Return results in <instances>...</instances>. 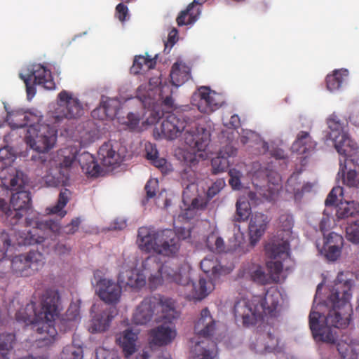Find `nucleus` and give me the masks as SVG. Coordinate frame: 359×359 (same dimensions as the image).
Segmentation results:
<instances>
[{
    "label": "nucleus",
    "mask_w": 359,
    "mask_h": 359,
    "mask_svg": "<svg viewBox=\"0 0 359 359\" xmlns=\"http://www.w3.org/2000/svg\"><path fill=\"white\" fill-rule=\"evenodd\" d=\"M353 285L352 280L348 278L344 272L338 273L327 299L331 309L325 316V325L319 324L321 317L319 312L311 311L309 314V326L314 339L327 344H337V351L343 359L348 355L351 346L342 341L337 342V332L333 331L332 327L346 328L350 324L353 314L350 304Z\"/></svg>",
    "instance_id": "obj_1"
},
{
    "label": "nucleus",
    "mask_w": 359,
    "mask_h": 359,
    "mask_svg": "<svg viewBox=\"0 0 359 359\" xmlns=\"http://www.w3.org/2000/svg\"><path fill=\"white\" fill-rule=\"evenodd\" d=\"M4 151L0 149V180L2 187L13 194L10 201L11 208L8 207L4 198H0V210L17 223L31 209L30 193L24 190L28 183V178L22 171L11 165L13 161L11 157L4 158L1 156Z\"/></svg>",
    "instance_id": "obj_2"
},
{
    "label": "nucleus",
    "mask_w": 359,
    "mask_h": 359,
    "mask_svg": "<svg viewBox=\"0 0 359 359\" xmlns=\"http://www.w3.org/2000/svg\"><path fill=\"white\" fill-rule=\"evenodd\" d=\"M161 135L168 140H174L183 133L185 143L194 151H204L210 141L208 130L201 127L194 117L186 114H170L162 121Z\"/></svg>",
    "instance_id": "obj_3"
},
{
    "label": "nucleus",
    "mask_w": 359,
    "mask_h": 359,
    "mask_svg": "<svg viewBox=\"0 0 359 359\" xmlns=\"http://www.w3.org/2000/svg\"><path fill=\"white\" fill-rule=\"evenodd\" d=\"M60 299L57 290H47L42 296L40 311L34 309L32 329L41 335L36 341L42 345H50L57 337L55 321L60 313Z\"/></svg>",
    "instance_id": "obj_4"
},
{
    "label": "nucleus",
    "mask_w": 359,
    "mask_h": 359,
    "mask_svg": "<svg viewBox=\"0 0 359 359\" xmlns=\"http://www.w3.org/2000/svg\"><path fill=\"white\" fill-rule=\"evenodd\" d=\"M137 242L143 251L167 257L176 255L180 248L179 237L169 229L156 231L146 226L140 227Z\"/></svg>",
    "instance_id": "obj_5"
},
{
    "label": "nucleus",
    "mask_w": 359,
    "mask_h": 359,
    "mask_svg": "<svg viewBox=\"0 0 359 359\" xmlns=\"http://www.w3.org/2000/svg\"><path fill=\"white\" fill-rule=\"evenodd\" d=\"M144 271L150 272L149 283L156 287L163 281L184 286L190 281V271L170 262L162 264L157 256H149L142 262Z\"/></svg>",
    "instance_id": "obj_6"
},
{
    "label": "nucleus",
    "mask_w": 359,
    "mask_h": 359,
    "mask_svg": "<svg viewBox=\"0 0 359 359\" xmlns=\"http://www.w3.org/2000/svg\"><path fill=\"white\" fill-rule=\"evenodd\" d=\"M40 120L30 126L25 136V141L32 149L45 153L51 149L56 143L57 137V126L50 123H41Z\"/></svg>",
    "instance_id": "obj_7"
},
{
    "label": "nucleus",
    "mask_w": 359,
    "mask_h": 359,
    "mask_svg": "<svg viewBox=\"0 0 359 359\" xmlns=\"http://www.w3.org/2000/svg\"><path fill=\"white\" fill-rule=\"evenodd\" d=\"M44 264L43 254L37 250L15 255L11 260V271L20 277H29L35 274Z\"/></svg>",
    "instance_id": "obj_8"
},
{
    "label": "nucleus",
    "mask_w": 359,
    "mask_h": 359,
    "mask_svg": "<svg viewBox=\"0 0 359 359\" xmlns=\"http://www.w3.org/2000/svg\"><path fill=\"white\" fill-rule=\"evenodd\" d=\"M59 102L55 111L48 114L50 123H58L64 118H76L79 117L83 112V107L78 99L72 97L66 90H62L58 94Z\"/></svg>",
    "instance_id": "obj_9"
},
{
    "label": "nucleus",
    "mask_w": 359,
    "mask_h": 359,
    "mask_svg": "<svg viewBox=\"0 0 359 359\" xmlns=\"http://www.w3.org/2000/svg\"><path fill=\"white\" fill-rule=\"evenodd\" d=\"M13 236V238H11L8 233L5 231L0 232V261L4 258L7 250L11 245H31L42 243L45 241V237L36 235L34 229L23 231H15Z\"/></svg>",
    "instance_id": "obj_10"
},
{
    "label": "nucleus",
    "mask_w": 359,
    "mask_h": 359,
    "mask_svg": "<svg viewBox=\"0 0 359 359\" xmlns=\"http://www.w3.org/2000/svg\"><path fill=\"white\" fill-rule=\"evenodd\" d=\"M71 149L70 154L65 155L60 163L59 170H67L72 166L73 163L77 160L83 170L91 177H97L102 172L100 166L95 161L94 157L88 152H83L76 155V149Z\"/></svg>",
    "instance_id": "obj_11"
},
{
    "label": "nucleus",
    "mask_w": 359,
    "mask_h": 359,
    "mask_svg": "<svg viewBox=\"0 0 359 359\" xmlns=\"http://www.w3.org/2000/svg\"><path fill=\"white\" fill-rule=\"evenodd\" d=\"M233 313L236 320H242L243 326L245 327L256 324L261 318L258 304L247 299H241L236 302Z\"/></svg>",
    "instance_id": "obj_12"
},
{
    "label": "nucleus",
    "mask_w": 359,
    "mask_h": 359,
    "mask_svg": "<svg viewBox=\"0 0 359 359\" xmlns=\"http://www.w3.org/2000/svg\"><path fill=\"white\" fill-rule=\"evenodd\" d=\"M96 293L100 299L107 304H116L119 302L122 288L120 284L107 278H100L96 283Z\"/></svg>",
    "instance_id": "obj_13"
},
{
    "label": "nucleus",
    "mask_w": 359,
    "mask_h": 359,
    "mask_svg": "<svg viewBox=\"0 0 359 359\" xmlns=\"http://www.w3.org/2000/svg\"><path fill=\"white\" fill-rule=\"evenodd\" d=\"M194 97L198 99L196 105L198 109L203 114H210L222 106L220 96L210 88L202 86L198 88Z\"/></svg>",
    "instance_id": "obj_14"
},
{
    "label": "nucleus",
    "mask_w": 359,
    "mask_h": 359,
    "mask_svg": "<svg viewBox=\"0 0 359 359\" xmlns=\"http://www.w3.org/2000/svg\"><path fill=\"white\" fill-rule=\"evenodd\" d=\"M338 154L344 158L342 159L344 166L346 167L349 161H354L353 156L358 150L356 142L352 140L348 133H341L337 138H330Z\"/></svg>",
    "instance_id": "obj_15"
},
{
    "label": "nucleus",
    "mask_w": 359,
    "mask_h": 359,
    "mask_svg": "<svg viewBox=\"0 0 359 359\" xmlns=\"http://www.w3.org/2000/svg\"><path fill=\"white\" fill-rule=\"evenodd\" d=\"M35 213L33 214V217H27L25 219V224L27 226H33L34 231L39 234V230L41 229L43 226H48L54 231H59L60 233L65 234H73L79 229L81 221L79 218L73 219L71 222L62 228H59L57 224H52V221H46L45 223L39 222L38 218L35 217Z\"/></svg>",
    "instance_id": "obj_16"
},
{
    "label": "nucleus",
    "mask_w": 359,
    "mask_h": 359,
    "mask_svg": "<svg viewBox=\"0 0 359 359\" xmlns=\"http://www.w3.org/2000/svg\"><path fill=\"white\" fill-rule=\"evenodd\" d=\"M118 283L121 287L139 290L146 285V276L135 268L122 267L118 276Z\"/></svg>",
    "instance_id": "obj_17"
},
{
    "label": "nucleus",
    "mask_w": 359,
    "mask_h": 359,
    "mask_svg": "<svg viewBox=\"0 0 359 359\" xmlns=\"http://www.w3.org/2000/svg\"><path fill=\"white\" fill-rule=\"evenodd\" d=\"M217 280L205 278H200L198 284L196 285L190 278L189 285H184L188 292L186 297L189 300H201L207 297L215 288V283Z\"/></svg>",
    "instance_id": "obj_18"
},
{
    "label": "nucleus",
    "mask_w": 359,
    "mask_h": 359,
    "mask_svg": "<svg viewBox=\"0 0 359 359\" xmlns=\"http://www.w3.org/2000/svg\"><path fill=\"white\" fill-rule=\"evenodd\" d=\"M152 302H155V320L157 322L163 320L171 323V320L177 317V312L175 308V304L172 299L161 297L159 299L151 297Z\"/></svg>",
    "instance_id": "obj_19"
},
{
    "label": "nucleus",
    "mask_w": 359,
    "mask_h": 359,
    "mask_svg": "<svg viewBox=\"0 0 359 359\" xmlns=\"http://www.w3.org/2000/svg\"><path fill=\"white\" fill-rule=\"evenodd\" d=\"M269 222L268 217L260 212L252 214L249 224L250 244L255 246L264 235Z\"/></svg>",
    "instance_id": "obj_20"
},
{
    "label": "nucleus",
    "mask_w": 359,
    "mask_h": 359,
    "mask_svg": "<svg viewBox=\"0 0 359 359\" xmlns=\"http://www.w3.org/2000/svg\"><path fill=\"white\" fill-rule=\"evenodd\" d=\"M25 76H30L34 84L41 85L46 89L52 90L55 87L50 71L40 64L33 65Z\"/></svg>",
    "instance_id": "obj_21"
},
{
    "label": "nucleus",
    "mask_w": 359,
    "mask_h": 359,
    "mask_svg": "<svg viewBox=\"0 0 359 359\" xmlns=\"http://www.w3.org/2000/svg\"><path fill=\"white\" fill-rule=\"evenodd\" d=\"M339 175L341 173L343 184L349 188L359 189V165L349 161L346 167L341 158L339 159Z\"/></svg>",
    "instance_id": "obj_22"
},
{
    "label": "nucleus",
    "mask_w": 359,
    "mask_h": 359,
    "mask_svg": "<svg viewBox=\"0 0 359 359\" xmlns=\"http://www.w3.org/2000/svg\"><path fill=\"white\" fill-rule=\"evenodd\" d=\"M156 316L155 302L152 299L145 298L137 307L133 316V322L136 325H145Z\"/></svg>",
    "instance_id": "obj_23"
},
{
    "label": "nucleus",
    "mask_w": 359,
    "mask_h": 359,
    "mask_svg": "<svg viewBox=\"0 0 359 359\" xmlns=\"http://www.w3.org/2000/svg\"><path fill=\"white\" fill-rule=\"evenodd\" d=\"M215 330V320L213 319L208 308L203 309L201 316L194 326L195 333L204 338L211 336Z\"/></svg>",
    "instance_id": "obj_24"
},
{
    "label": "nucleus",
    "mask_w": 359,
    "mask_h": 359,
    "mask_svg": "<svg viewBox=\"0 0 359 359\" xmlns=\"http://www.w3.org/2000/svg\"><path fill=\"white\" fill-rule=\"evenodd\" d=\"M151 343L156 346L170 344L176 337V330L171 323L163 324L151 331Z\"/></svg>",
    "instance_id": "obj_25"
},
{
    "label": "nucleus",
    "mask_w": 359,
    "mask_h": 359,
    "mask_svg": "<svg viewBox=\"0 0 359 359\" xmlns=\"http://www.w3.org/2000/svg\"><path fill=\"white\" fill-rule=\"evenodd\" d=\"M98 159L104 167L118 165L122 161V157L114 148L111 142H104L99 149Z\"/></svg>",
    "instance_id": "obj_26"
},
{
    "label": "nucleus",
    "mask_w": 359,
    "mask_h": 359,
    "mask_svg": "<svg viewBox=\"0 0 359 359\" xmlns=\"http://www.w3.org/2000/svg\"><path fill=\"white\" fill-rule=\"evenodd\" d=\"M280 297V292L277 289L271 287L266 290L264 298L259 301L258 309L260 310V316L262 314L273 316L276 311Z\"/></svg>",
    "instance_id": "obj_27"
},
{
    "label": "nucleus",
    "mask_w": 359,
    "mask_h": 359,
    "mask_svg": "<svg viewBox=\"0 0 359 359\" xmlns=\"http://www.w3.org/2000/svg\"><path fill=\"white\" fill-rule=\"evenodd\" d=\"M40 120V115L29 111H18L9 115L8 121L12 128H28Z\"/></svg>",
    "instance_id": "obj_28"
},
{
    "label": "nucleus",
    "mask_w": 359,
    "mask_h": 359,
    "mask_svg": "<svg viewBox=\"0 0 359 359\" xmlns=\"http://www.w3.org/2000/svg\"><path fill=\"white\" fill-rule=\"evenodd\" d=\"M201 269L210 279L214 280H218L220 276L229 273L227 269L222 266L217 259L213 257L204 258L201 262Z\"/></svg>",
    "instance_id": "obj_29"
},
{
    "label": "nucleus",
    "mask_w": 359,
    "mask_h": 359,
    "mask_svg": "<svg viewBox=\"0 0 359 359\" xmlns=\"http://www.w3.org/2000/svg\"><path fill=\"white\" fill-rule=\"evenodd\" d=\"M316 142L313 140L310 134L306 131H300L292 144V151L299 154H306L314 150Z\"/></svg>",
    "instance_id": "obj_30"
},
{
    "label": "nucleus",
    "mask_w": 359,
    "mask_h": 359,
    "mask_svg": "<svg viewBox=\"0 0 359 359\" xmlns=\"http://www.w3.org/2000/svg\"><path fill=\"white\" fill-rule=\"evenodd\" d=\"M265 252L271 259H285L289 256L290 243L287 241L273 240L265 245Z\"/></svg>",
    "instance_id": "obj_31"
},
{
    "label": "nucleus",
    "mask_w": 359,
    "mask_h": 359,
    "mask_svg": "<svg viewBox=\"0 0 359 359\" xmlns=\"http://www.w3.org/2000/svg\"><path fill=\"white\" fill-rule=\"evenodd\" d=\"M114 100L102 97L100 106L92 111V116L95 118H113L117 115V106Z\"/></svg>",
    "instance_id": "obj_32"
},
{
    "label": "nucleus",
    "mask_w": 359,
    "mask_h": 359,
    "mask_svg": "<svg viewBox=\"0 0 359 359\" xmlns=\"http://www.w3.org/2000/svg\"><path fill=\"white\" fill-rule=\"evenodd\" d=\"M114 316L115 311L111 309L96 315L92 320L90 331L92 333H96L107 330Z\"/></svg>",
    "instance_id": "obj_33"
},
{
    "label": "nucleus",
    "mask_w": 359,
    "mask_h": 359,
    "mask_svg": "<svg viewBox=\"0 0 359 359\" xmlns=\"http://www.w3.org/2000/svg\"><path fill=\"white\" fill-rule=\"evenodd\" d=\"M170 76L172 83L179 86L189 80L191 70L184 63L177 62L172 65Z\"/></svg>",
    "instance_id": "obj_34"
},
{
    "label": "nucleus",
    "mask_w": 359,
    "mask_h": 359,
    "mask_svg": "<svg viewBox=\"0 0 359 359\" xmlns=\"http://www.w3.org/2000/svg\"><path fill=\"white\" fill-rule=\"evenodd\" d=\"M196 4L191 2L185 10L180 13L176 19L179 26L194 24L198 19L201 9L199 7H196Z\"/></svg>",
    "instance_id": "obj_35"
},
{
    "label": "nucleus",
    "mask_w": 359,
    "mask_h": 359,
    "mask_svg": "<svg viewBox=\"0 0 359 359\" xmlns=\"http://www.w3.org/2000/svg\"><path fill=\"white\" fill-rule=\"evenodd\" d=\"M69 180V172L62 170H55L54 173L49 172L43 177L45 184L52 187H65L68 184Z\"/></svg>",
    "instance_id": "obj_36"
},
{
    "label": "nucleus",
    "mask_w": 359,
    "mask_h": 359,
    "mask_svg": "<svg viewBox=\"0 0 359 359\" xmlns=\"http://www.w3.org/2000/svg\"><path fill=\"white\" fill-rule=\"evenodd\" d=\"M348 76V71L346 69H336L332 74L326 77V86L328 90L334 92L339 90Z\"/></svg>",
    "instance_id": "obj_37"
},
{
    "label": "nucleus",
    "mask_w": 359,
    "mask_h": 359,
    "mask_svg": "<svg viewBox=\"0 0 359 359\" xmlns=\"http://www.w3.org/2000/svg\"><path fill=\"white\" fill-rule=\"evenodd\" d=\"M156 61L154 58H150L143 55H136L133 60V64L130 67V73L138 74L142 72L154 69Z\"/></svg>",
    "instance_id": "obj_38"
},
{
    "label": "nucleus",
    "mask_w": 359,
    "mask_h": 359,
    "mask_svg": "<svg viewBox=\"0 0 359 359\" xmlns=\"http://www.w3.org/2000/svg\"><path fill=\"white\" fill-rule=\"evenodd\" d=\"M137 339V334L130 330H126L123 332L122 337L119 340L126 358H128L135 353Z\"/></svg>",
    "instance_id": "obj_39"
},
{
    "label": "nucleus",
    "mask_w": 359,
    "mask_h": 359,
    "mask_svg": "<svg viewBox=\"0 0 359 359\" xmlns=\"http://www.w3.org/2000/svg\"><path fill=\"white\" fill-rule=\"evenodd\" d=\"M358 213H359V203L355 201H346L337 205L336 215L338 219L353 217Z\"/></svg>",
    "instance_id": "obj_40"
},
{
    "label": "nucleus",
    "mask_w": 359,
    "mask_h": 359,
    "mask_svg": "<svg viewBox=\"0 0 359 359\" xmlns=\"http://www.w3.org/2000/svg\"><path fill=\"white\" fill-rule=\"evenodd\" d=\"M72 192L68 189H62L59 194L57 203L53 205L50 209V212L57 215L60 217L66 215L67 211L64 210L67 203L69 201Z\"/></svg>",
    "instance_id": "obj_41"
},
{
    "label": "nucleus",
    "mask_w": 359,
    "mask_h": 359,
    "mask_svg": "<svg viewBox=\"0 0 359 359\" xmlns=\"http://www.w3.org/2000/svg\"><path fill=\"white\" fill-rule=\"evenodd\" d=\"M327 124L330 130L328 134L329 139L337 138V136L341 135V133H348L345 130L344 123L335 114L330 116L327 118Z\"/></svg>",
    "instance_id": "obj_42"
},
{
    "label": "nucleus",
    "mask_w": 359,
    "mask_h": 359,
    "mask_svg": "<svg viewBox=\"0 0 359 359\" xmlns=\"http://www.w3.org/2000/svg\"><path fill=\"white\" fill-rule=\"evenodd\" d=\"M194 343L191 350L192 359H213V351L203 346L205 341H196Z\"/></svg>",
    "instance_id": "obj_43"
},
{
    "label": "nucleus",
    "mask_w": 359,
    "mask_h": 359,
    "mask_svg": "<svg viewBox=\"0 0 359 359\" xmlns=\"http://www.w3.org/2000/svg\"><path fill=\"white\" fill-rule=\"evenodd\" d=\"M15 334L13 333L0 334V355L6 357L13 349L15 341Z\"/></svg>",
    "instance_id": "obj_44"
},
{
    "label": "nucleus",
    "mask_w": 359,
    "mask_h": 359,
    "mask_svg": "<svg viewBox=\"0 0 359 359\" xmlns=\"http://www.w3.org/2000/svg\"><path fill=\"white\" fill-rule=\"evenodd\" d=\"M236 215L235 220L237 222H244L248 219L251 208L250 203L245 200H238L236 202Z\"/></svg>",
    "instance_id": "obj_45"
},
{
    "label": "nucleus",
    "mask_w": 359,
    "mask_h": 359,
    "mask_svg": "<svg viewBox=\"0 0 359 359\" xmlns=\"http://www.w3.org/2000/svg\"><path fill=\"white\" fill-rule=\"evenodd\" d=\"M212 173L216 175L226 171L229 166V161L226 157L217 156L211 161Z\"/></svg>",
    "instance_id": "obj_46"
},
{
    "label": "nucleus",
    "mask_w": 359,
    "mask_h": 359,
    "mask_svg": "<svg viewBox=\"0 0 359 359\" xmlns=\"http://www.w3.org/2000/svg\"><path fill=\"white\" fill-rule=\"evenodd\" d=\"M80 311L79 308L76 304L70 305L66 313V317L62 319V321L66 322L70 327L74 326V323L79 318Z\"/></svg>",
    "instance_id": "obj_47"
},
{
    "label": "nucleus",
    "mask_w": 359,
    "mask_h": 359,
    "mask_svg": "<svg viewBox=\"0 0 359 359\" xmlns=\"http://www.w3.org/2000/svg\"><path fill=\"white\" fill-rule=\"evenodd\" d=\"M346 238L353 243H359V220L349 224L346 229Z\"/></svg>",
    "instance_id": "obj_48"
},
{
    "label": "nucleus",
    "mask_w": 359,
    "mask_h": 359,
    "mask_svg": "<svg viewBox=\"0 0 359 359\" xmlns=\"http://www.w3.org/2000/svg\"><path fill=\"white\" fill-rule=\"evenodd\" d=\"M251 280L260 285L269 283V278L261 266H257L250 272Z\"/></svg>",
    "instance_id": "obj_49"
},
{
    "label": "nucleus",
    "mask_w": 359,
    "mask_h": 359,
    "mask_svg": "<svg viewBox=\"0 0 359 359\" xmlns=\"http://www.w3.org/2000/svg\"><path fill=\"white\" fill-rule=\"evenodd\" d=\"M158 181L155 180H149L147 181L144 189L146 191V198L142 200V203L145 205L147 201L156 196V191L158 189Z\"/></svg>",
    "instance_id": "obj_50"
},
{
    "label": "nucleus",
    "mask_w": 359,
    "mask_h": 359,
    "mask_svg": "<svg viewBox=\"0 0 359 359\" xmlns=\"http://www.w3.org/2000/svg\"><path fill=\"white\" fill-rule=\"evenodd\" d=\"M325 242L323 246L337 245L343 246V237L334 232H330L327 236H324Z\"/></svg>",
    "instance_id": "obj_51"
},
{
    "label": "nucleus",
    "mask_w": 359,
    "mask_h": 359,
    "mask_svg": "<svg viewBox=\"0 0 359 359\" xmlns=\"http://www.w3.org/2000/svg\"><path fill=\"white\" fill-rule=\"evenodd\" d=\"M297 176L292 175L288 179V180L287 182V187L289 189H290V190L291 191H292L293 194L295 196H297V195H299V194H302L305 191H310V189H311V185L309 184H306L303 185L301 189L295 188V187L292 189V187L293 186V184L295 182V181H297Z\"/></svg>",
    "instance_id": "obj_52"
},
{
    "label": "nucleus",
    "mask_w": 359,
    "mask_h": 359,
    "mask_svg": "<svg viewBox=\"0 0 359 359\" xmlns=\"http://www.w3.org/2000/svg\"><path fill=\"white\" fill-rule=\"evenodd\" d=\"M225 187V181L223 179L217 180L207 191V198L211 200Z\"/></svg>",
    "instance_id": "obj_53"
},
{
    "label": "nucleus",
    "mask_w": 359,
    "mask_h": 359,
    "mask_svg": "<svg viewBox=\"0 0 359 359\" xmlns=\"http://www.w3.org/2000/svg\"><path fill=\"white\" fill-rule=\"evenodd\" d=\"M82 351L73 347H65L61 353V359H82Z\"/></svg>",
    "instance_id": "obj_54"
},
{
    "label": "nucleus",
    "mask_w": 359,
    "mask_h": 359,
    "mask_svg": "<svg viewBox=\"0 0 359 359\" xmlns=\"http://www.w3.org/2000/svg\"><path fill=\"white\" fill-rule=\"evenodd\" d=\"M280 226L283 231L286 232H290L293 225L294 220L293 217L290 214H283L279 217Z\"/></svg>",
    "instance_id": "obj_55"
},
{
    "label": "nucleus",
    "mask_w": 359,
    "mask_h": 359,
    "mask_svg": "<svg viewBox=\"0 0 359 359\" xmlns=\"http://www.w3.org/2000/svg\"><path fill=\"white\" fill-rule=\"evenodd\" d=\"M343 193H344V189L342 187L337 186V187L332 188V189L328 194V196L325 201V205L330 206V205H334L337 200V197L339 196H343Z\"/></svg>",
    "instance_id": "obj_56"
},
{
    "label": "nucleus",
    "mask_w": 359,
    "mask_h": 359,
    "mask_svg": "<svg viewBox=\"0 0 359 359\" xmlns=\"http://www.w3.org/2000/svg\"><path fill=\"white\" fill-rule=\"evenodd\" d=\"M342 247L337 245L323 246L326 257L331 261L337 260L341 255Z\"/></svg>",
    "instance_id": "obj_57"
},
{
    "label": "nucleus",
    "mask_w": 359,
    "mask_h": 359,
    "mask_svg": "<svg viewBox=\"0 0 359 359\" xmlns=\"http://www.w3.org/2000/svg\"><path fill=\"white\" fill-rule=\"evenodd\" d=\"M124 2L117 4L115 8V16L123 22L129 18L128 8L123 4Z\"/></svg>",
    "instance_id": "obj_58"
},
{
    "label": "nucleus",
    "mask_w": 359,
    "mask_h": 359,
    "mask_svg": "<svg viewBox=\"0 0 359 359\" xmlns=\"http://www.w3.org/2000/svg\"><path fill=\"white\" fill-rule=\"evenodd\" d=\"M209 241L210 243L215 242V252L221 253L224 251L225 244L224 240L216 233L212 232L209 234Z\"/></svg>",
    "instance_id": "obj_59"
},
{
    "label": "nucleus",
    "mask_w": 359,
    "mask_h": 359,
    "mask_svg": "<svg viewBox=\"0 0 359 359\" xmlns=\"http://www.w3.org/2000/svg\"><path fill=\"white\" fill-rule=\"evenodd\" d=\"M96 359H120L114 351L99 348L96 350Z\"/></svg>",
    "instance_id": "obj_60"
},
{
    "label": "nucleus",
    "mask_w": 359,
    "mask_h": 359,
    "mask_svg": "<svg viewBox=\"0 0 359 359\" xmlns=\"http://www.w3.org/2000/svg\"><path fill=\"white\" fill-rule=\"evenodd\" d=\"M230 179L229 180V184L233 189H239L241 186L240 177L241 172L235 169H231L229 172Z\"/></svg>",
    "instance_id": "obj_61"
},
{
    "label": "nucleus",
    "mask_w": 359,
    "mask_h": 359,
    "mask_svg": "<svg viewBox=\"0 0 359 359\" xmlns=\"http://www.w3.org/2000/svg\"><path fill=\"white\" fill-rule=\"evenodd\" d=\"M20 77L21 79L23 80V81L25 83L27 98L29 100L32 99L36 93V84H34V83L32 85L30 84V82L32 81L30 76H27L25 75H23L22 74H20Z\"/></svg>",
    "instance_id": "obj_62"
},
{
    "label": "nucleus",
    "mask_w": 359,
    "mask_h": 359,
    "mask_svg": "<svg viewBox=\"0 0 359 359\" xmlns=\"http://www.w3.org/2000/svg\"><path fill=\"white\" fill-rule=\"evenodd\" d=\"M151 163L160 169L162 172H167V170H168V167L170 166L165 158H160L158 156V157L153 158L151 161Z\"/></svg>",
    "instance_id": "obj_63"
},
{
    "label": "nucleus",
    "mask_w": 359,
    "mask_h": 359,
    "mask_svg": "<svg viewBox=\"0 0 359 359\" xmlns=\"http://www.w3.org/2000/svg\"><path fill=\"white\" fill-rule=\"evenodd\" d=\"M146 157L150 161L155 157H158V152L156 145L148 143L145 144Z\"/></svg>",
    "instance_id": "obj_64"
}]
</instances>
